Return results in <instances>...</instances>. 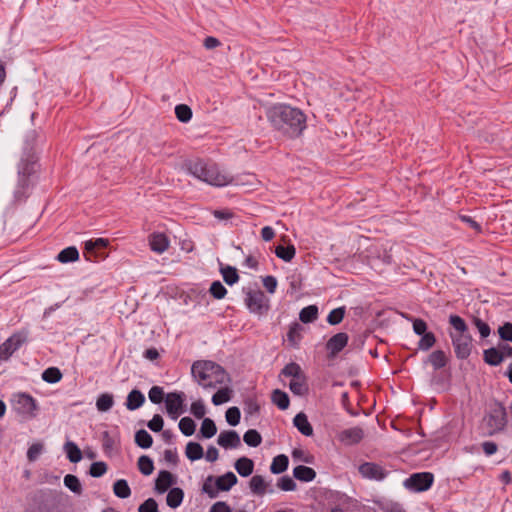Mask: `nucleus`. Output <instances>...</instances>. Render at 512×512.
Listing matches in <instances>:
<instances>
[{"label": "nucleus", "mask_w": 512, "mask_h": 512, "mask_svg": "<svg viewBox=\"0 0 512 512\" xmlns=\"http://www.w3.org/2000/svg\"><path fill=\"white\" fill-rule=\"evenodd\" d=\"M473 323L477 327L481 338H487L490 335L491 329L486 322L480 318L474 317Z\"/></svg>", "instance_id": "nucleus-59"}, {"label": "nucleus", "mask_w": 512, "mask_h": 512, "mask_svg": "<svg viewBox=\"0 0 512 512\" xmlns=\"http://www.w3.org/2000/svg\"><path fill=\"white\" fill-rule=\"evenodd\" d=\"M276 485L282 491H294L297 487L295 481L288 475L280 477Z\"/></svg>", "instance_id": "nucleus-54"}, {"label": "nucleus", "mask_w": 512, "mask_h": 512, "mask_svg": "<svg viewBox=\"0 0 512 512\" xmlns=\"http://www.w3.org/2000/svg\"><path fill=\"white\" fill-rule=\"evenodd\" d=\"M262 282H263V286L266 288V290L270 294H273L276 291L277 279L274 276H272V275L265 276L262 279Z\"/></svg>", "instance_id": "nucleus-64"}, {"label": "nucleus", "mask_w": 512, "mask_h": 512, "mask_svg": "<svg viewBox=\"0 0 512 512\" xmlns=\"http://www.w3.org/2000/svg\"><path fill=\"white\" fill-rule=\"evenodd\" d=\"M43 444L40 443V442H37V443H33L29 448H28V451H27V458L30 462H34L38 459V457L40 456V454L42 453L43 451Z\"/></svg>", "instance_id": "nucleus-56"}, {"label": "nucleus", "mask_w": 512, "mask_h": 512, "mask_svg": "<svg viewBox=\"0 0 512 512\" xmlns=\"http://www.w3.org/2000/svg\"><path fill=\"white\" fill-rule=\"evenodd\" d=\"M147 425L153 432H160L163 429L164 421L159 414H155Z\"/></svg>", "instance_id": "nucleus-63"}, {"label": "nucleus", "mask_w": 512, "mask_h": 512, "mask_svg": "<svg viewBox=\"0 0 512 512\" xmlns=\"http://www.w3.org/2000/svg\"><path fill=\"white\" fill-rule=\"evenodd\" d=\"M234 467L240 476L248 477L253 473L254 462L248 457H241L236 460Z\"/></svg>", "instance_id": "nucleus-20"}, {"label": "nucleus", "mask_w": 512, "mask_h": 512, "mask_svg": "<svg viewBox=\"0 0 512 512\" xmlns=\"http://www.w3.org/2000/svg\"><path fill=\"white\" fill-rule=\"evenodd\" d=\"M303 330V327L295 322L293 323L290 327H289V330L287 332V342L289 344V346L293 347V348H297L299 346V343L301 341V332Z\"/></svg>", "instance_id": "nucleus-25"}, {"label": "nucleus", "mask_w": 512, "mask_h": 512, "mask_svg": "<svg viewBox=\"0 0 512 512\" xmlns=\"http://www.w3.org/2000/svg\"><path fill=\"white\" fill-rule=\"evenodd\" d=\"M217 432L215 422L210 418H204L201 424L200 433L204 438H212Z\"/></svg>", "instance_id": "nucleus-42"}, {"label": "nucleus", "mask_w": 512, "mask_h": 512, "mask_svg": "<svg viewBox=\"0 0 512 512\" xmlns=\"http://www.w3.org/2000/svg\"><path fill=\"white\" fill-rule=\"evenodd\" d=\"M271 401L280 410H286V409H288V407L290 405V399H289L288 394L280 389H275L272 392Z\"/></svg>", "instance_id": "nucleus-27"}, {"label": "nucleus", "mask_w": 512, "mask_h": 512, "mask_svg": "<svg viewBox=\"0 0 512 512\" xmlns=\"http://www.w3.org/2000/svg\"><path fill=\"white\" fill-rule=\"evenodd\" d=\"M210 294L217 300L223 299L227 294V289L220 281L212 282L210 289Z\"/></svg>", "instance_id": "nucleus-52"}, {"label": "nucleus", "mask_w": 512, "mask_h": 512, "mask_svg": "<svg viewBox=\"0 0 512 512\" xmlns=\"http://www.w3.org/2000/svg\"><path fill=\"white\" fill-rule=\"evenodd\" d=\"M135 443L143 449H148L152 446L153 439L146 430L140 429L135 434Z\"/></svg>", "instance_id": "nucleus-40"}, {"label": "nucleus", "mask_w": 512, "mask_h": 512, "mask_svg": "<svg viewBox=\"0 0 512 512\" xmlns=\"http://www.w3.org/2000/svg\"><path fill=\"white\" fill-rule=\"evenodd\" d=\"M138 512H158V504L155 499L145 500L138 508Z\"/></svg>", "instance_id": "nucleus-61"}, {"label": "nucleus", "mask_w": 512, "mask_h": 512, "mask_svg": "<svg viewBox=\"0 0 512 512\" xmlns=\"http://www.w3.org/2000/svg\"><path fill=\"white\" fill-rule=\"evenodd\" d=\"M359 474L368 480L383 481L388 475L389 471L379 463L364 462L358 467Z\"/></svg>", "instance_id": "nucleus-10"}, {"label": "nucleus", "mask_w": 512, "mask_h": 512, "mask_svg": "<svg viewBox=\"0 0 512 512\" xmlns=\"http://www.w3.org/2000/svg\"><path fill=\"white\" fill-rule=\"evenodd\" d=\"M79 252L76 247L70 246L63 249L58 255L57 260L61 263H69L78 260Z\"/></svg>", "instance_id": "nucleus-35"}, {"label": "nucleus", "mask_w": 512, "mask_h": 512, "mask_svg": "<svg viewBox=\"0 0 512 512\" xmlns=\"http://www.w3.org/2000/svg\"><path fill=\"white\" fill-rule=\"evenodd\" d=\"M244 442L251 447H257L262 442L261 434L255 429H249L243 436Z\"/></svg>", "instance_id": "nucleus-45"}, {"label": "nucleus", "mask_w": 512, "mask_h": 512, "mask_svg": "<svg viewBox=\"0 0 512 512\" xmlns=\"http://www.w3.org/2000/svg\"><path fill=\"white\" fill-rule=\"evenodd\" d=\"M434 482V475L431 472H418L411 474L405 481L404 486L414 492L428 490Z\"/></svg>", "instance_id": "nucleus-8"}, {"label": "nucleus", "mask_w": 512, "mask_h": 512, "mask_svg": "<svg viewBox=\"0 0 512 512\" xmlns=\"http://www.w3.org/2000/svg\"><path fill=\"white\" fill-rule=\"evenodd\" d=\"M364 437L362 428L356 426L345 429L338 434V440L345 445H355L361 442Z\"/></svg>", "instance_id": "nucleus-14"}, {"label": "nucleus", "mask_w": 512, "mask_h": 512, "mask_svg": "<svg viewBox=\"0 0 512 512\" xmlns=\"http://www.w3.org/2000/svg\"><path fill=\"white\" fill-rule=\"evenodd\" d=\"M67 458L72 463H78L82 459L80 448L72 441H68L64 445Z\"/></svg>", "instance_id": "nucleus-33"}, {"label": "nucleus", "mask_w": 512, "mask_h": 512, "mask_svg": "<svg viewBox=\"0 0 512 512\" xmlns=\"http://www.w3.org/2000/svg\"><path fill=\"white\" fill-rule=\"evenodd\" d=\"M186 456L191 461L199 460L203 457V447L197 442H189L186 445Z\"/></svg>", "instance_id": "nucleus-34"}, {"label": "nucleus", "mask_w": 512, "mask_h": 512, "mask_svg": "<svg viewBox=\"0 0 512 512\" xmlns=\"http://www.w3.org/2000/svg\"><path fill=\"white\" fill-rule=\"evenodd\" d=\"M137 464H138V469L140 470V472L143 475L148 476V475L152 474V472L154 470V463H153V460L149 456H146V455L140 456Z\"/></svg>", "instance_id": "nucleus-46"}, {"label": "nucleus", "mask_w": 512, "mask_h": 512, "mask_svg": "<svg viewBox=\"0 0 512 512\" xmlns=\"http://www.w3.org/2000/svg\"><path fill=\"white\" fill-rule=\"evenodd\" d=\"M249 487L255 495L263 496L267 492V483L261 475H254L249 482Z\"/></svg>", "instance_id": "nucleus-28"}, {"label": "nucleus", "mask_w": 512, "mask_h": 512, "mask_svg": "<svg viewBox=\"0 0 512 512\" xmlns=\"http://www.w3.org/2000/svg\"><path fill=\"white\" fill-rule=\"evenodd\" d=\"M484 421L489 435L503 431L507 425L506 408L500 402H495L489 413L485 416Z\"/></svg>", "instance_id": "nucleus-6"}, {"label": "nucleus", "mask_w": 512, "mask_h": 512, "mask_svg": "<svg viewBox=\"0 0 512 512\" xmlns=\"http://www.w3.org/2000/svg\"><path fill=\"white\" fill-rule=\"evenodd\" d=\"M275 254L278 258L284 260L285 262H290L296 254V249H295L294 245H288V246L278 245L275 248Z\"/></svg>", "instance_id": "nucleus-38"}, {"label": "nucleus", "mask_w": 512, "mask_h": 512, "mask_svg": "<svg viewBox=\"0 0 512 512\" xmlns=\"http://www.w3.org/2000/svg\"><path fill=\"white\" fill-rule=\"evenodd\" d=\"M174 483L173 475L166 470L159 472L158 477L155 481V490L158 493H164Z\"/></svg>", "instance_id": "nucleus-17"}, {"label": "nucleus", "mask_w": 512, "mask_h": 512, "mask_svg": "<svg viewBox=\"0 0 512 512\" xmlns=\"http://www.w3.org/2000/svg\"><path fill=\"white\" fill-rule=\"evenodd\" d=\"M265 114L271 127L288 139L298 138L307 127L304 112L287 104L272 105Z\"/></svg>", "instance_id": "nucleus-1"}, {"label": "nucleus", "mask_w": 512, "mask_h": 512, "mask_svg": "<svg viewBox=\"0 0 512 512\" xmlns=\"http://www.w3.org/2000/svg\"><path fill=\"white\" fill-rule=\"evenodd\" d=\"M345 312L346 309L344 306L333 309L327 316V322L330 325H337L341 323L345 316Z\"/></svg>", "instance_id": "nucleus-50"}, {"label": "nucleus", "mask_w": 512, "mask_h": 512, "mask_svg": "<svg viewBox=\"0 0 512 512\" xmlns=\"http://www.w3.org/2000/svg\"><path fill=\"white\" fill-rule=\"evenodd\" d=\"M113 492L122 499L128 498L131 495V489L125 479H119L114 483Z\"/></svg>", "instance_id": "nucleus-39"}, {"label": "nucleus", "mask_w": 512, "mask_h": 512, "mask_svg": "<svg viewBox=\"0 0 512 512\" xmlns=\"http://www.w3.org/2000/svg\"><path fill=\"white\" fill-rule=\"evenodd\" d=\"M318 317V307L316 305H309L304 307L299 313V319L302 323H312Z\"/></svg>", "instance_id": "nucleus-32"}, {"label": "nucleus", "mask_w": 512, "mask_h": 512, "mask_svg": "<svg viewBox=\"0 0 512 512\" xmlns=\"http://www.w3.org/2000/svg\"><path fill=\"white\" fill-rule=\"evenodd\" d=\"M184 399L183 392H171L166 395V410L171 419L176 420L184 412Z\"/></svg>", "instance_id": "nucleus-11"}, {"label": "nucleus", "mask_w": 512, "mask_h": 512, "mask_svg": "<svg viewBox=\"0 0 512 512\" xmlns=\"http://www.w3.org/2000/svg\"><path fill=\"white\" fill-rule=\"evenodd\" d=\"M217 443L225 449L237 448L241 445V440L235 430H225L219 434Z\"/></svg>", "instance_id": "nucleus-15"}, {"label": "nucleus", "mask_w": 512, "mask_h": 512, "mask_svg": "<svg viewBox=\"0 0 512 512\" xmlns=\"http://www.w3.org/2000/svg\"><path fill=\"white\" fill-rule=\"evenodd\" d=\"M421 339L418 342V349L422 351H427L432 348L436 343V337L434 333L427 332L421 335Z\"/></svg>", "instance_id": "nucleus-48"}, {"label": "nucleus", "mask_w": 512, "mask_h": 512, "mask_svg": "<svg viewBox=\"0 0 512 512\" xmlns=\"http://www.w3.org/2000/svg\"><path fill=\"white\" fill-rule=\"evenodd\" d=\"M292 377V379L299 378L304 376V372L302 371L300 365L296 362H290L284 366V368L280 372V376Z\"/></svg>", "instance_id": "nucleus-37"}, {"label": "nucleus", "mask_w": 512, "mask_h": 512, "mask_svg": "<svg viewBox=\"0 0 512 512\" xmlns=\"http://www.w3.org/2000/svg\"><path fill=\"white\" fill-rule=\"evenodd\" d=\"M149 399L154 404H160L164 398L163 388L160 386H153L148 393Z\"/></svg>", "instance_id": "nucleus-57"}, {"label": "nucleus", "mask_w": 512, "mask_h": 512, "mask_svg": "<svg viewBox=\"0 0 512 512\" xmlns=\"http://www.w3.org/2000/svg\"><path fill=\"white\" fill-rule=\"evenodd\" d=\"M244 301L248 310L258 316L267 314L270 309L269 299L261 290L246 291Z\"/></svg>", "instance_id": "nucleus-7"}, {"label": "nucleus", "mask_w": 512, "mask_h": 512, "mask_svg": "<svg viewBox=\"0 0 512 512\" xmlns=\"http://www.w3.org/2000/svg\"><path fill=\"white\" fill-rule=\"evenodd\" d=\"M191 413L198 419H201L204 417L206 410L205 405L201 400L194 401L191 404Z\"/></svg>", "instance_id": "nucleus-62"}, {"label": "nucleus", "mask_w": 512, "mask_h": 512, "mask_svg": "<svg viewBox=\"0 0 512 512\" xmlns=\"http://www.w3.org/2000/svg\"><path fill=\"white\" fill-rule=\"evenodd\" d=\"M290 391L297 396H303L308 393V384L306 376H301L296 379H292L289 383Z\"/></svg>", "instance_id": "nucleus-24"}, {"label": "nucleus", "mask_w": 512, "mask_h": 512, "mask_svg": "<svg viewBox=\"0 0 512 512\" xmlns=\"http://www.w3.org/2000/svg\"><path fill=\"white\" fill-rule=\"evenodd\" d=\"M106 471L107 464L105 462L99 461L91 464L89 474L94 478H98L103 476L106 473Z\"/></svg>", "instance_id": "nucleus-55"}, {"label": "nucleus", "mask_w": 512, "mask_h": 512, "mask_svg": "<svg viewBox=\"0 0 512 512\" xmlns=\"http://www.w3.org/2000/svg\"><path fill=\"white\" fill-rule=\"evenodd\" d=\"M26 342L27 333L17 332L12 334L0 345V361H7Z\"/></svg>", "instance_id": "nucleus-9"}, {"label": "nucleus", "mask_w": 512, "mask_h": 512, "mask_svg": "<svg viewBox=\"0 0 512 512\" xmlns=\"http://www.w3.org/2000/svg\"><path fill=\"white\" fill-rule=\"evenodd\" d=\"M293 476L299 481L311 482L315 479L316 472L311 467L298 465L293 469Z\"/></svg>", "instance_id": "nucleus-19"}, {"label": "nucleus", "mask_w": 512, "mask_h": 512, "mask_svg": "<svg viewBox=\"0 0 512 512\" xmlns=\"http://www.w3.org/2000/svg\"><path fill=\"white\" fill-rule=\"evenodd\" d=\"M149 245L152 251L163 253L169 247V239L164 233H153L149 237Z\"/></svg>", "instance_id": "nucleus-16"}, {"label": "nucleus", "mask_w": 512, "mask_h": 512, "mask_svg": "<svg viewBox=\"0 0 512 512\" xmlns=\"http://www.w3.org/2000/svg\"><path fill=\"white\" fill-rule=\"evenodd\" d=\"M237 481L238 479L233 472H227L216 479V487L220 491H228L237 483Z\"/></svg>", "instance_id": "nucleus-22"}, {"label": "nucleus", "mask_w": 512, "mask_h": 512, "mask_svg": "<svg viewBox=\"0 0 512 512\" xmlns=\"http://www.w3.org/2000/svg\"><path fill=\"white\" fill-rule=\"evenodd\" d=\"M108 245V240L98 238L95 241L89 240L85 243V250L88 253H96L98 250L105 248Z\"/></svg>", "instance_id": "nucleus-51"}, {"label": "nucleus", "mask_w": 512, "mask_h": 512, "mask_svg": "<svg viewBox=\"0 0 512 512\" xmlns=\"http://www.w3.org/2000/svg\"><path fill=\"white\" fill-rule=\"evenodd\" d=\"M37 159L34 154H27L21 159L18 173L20 175V184L22 187L28 185V177L36 172Z\"/></svg>", "instance_id": "nucleus-12"}, {"label": "nucleus", "mask_w": 512, "mask_h": 512, "mask_svg": "<svg viewBox=\"0 0 512 512\" xmlns=\"http://www.w3.org/2000/svg\"><path fill=\"white\" fill-rule=\"evenodd\" d=\"M225 417L229 425L236 426L240 422L241 412L238 407L233 406L227 409Z\"/></svg>", "instance_id": "nucleus-53"}, {"label": "nucleus", "mask_w": 512, "mask_h": 512, "mask_svg": "<svg viewBox=\"0 0 512 512\" xmlns=\"http://www.w3.org/2000/svg\"><path fill=\"white\" fill-rule=\"evenodd\" d=\"M428 362L435 370L441 369L447 364L446 354L442 350L433 351L428 357Z\"/></svg>", "instance_id": "nucleus-31"}, {"label": "nucleus", "mask_w": 512, "mask_h": 512, "mask_svg": "<svg viewBox=\"0 0 512 512\" xmlns=\"http://www.w3.org/2000/svg\"><path fill=\"white\" fill-rule=\"evenodd\" d=\"M64 485L76 495H81L83 492L82 485L75 475L67 474L64 477Z\"/></svg>", "instance_id": "nucleus-43"}, {"label": "nucleus", "mask_w": 512, "mask_h": 512, "mask_svg": "<svg viewBox=\"0 0 512 512\" xmlns=\"http://www.w3.org/2000/svg\"><path fill=\"white\" fill-rule=\"evenodd\" d=\"M145 402L144 394L137 389H133L127 396L126 407L128 410H136Z\"/></svg>", "instance_id": "nucleus-23"}, {"label": "nucleus", "mask_w": 512, "mask_h": 512, "mask_svg": "<svg viewBox=\"0 0 512 512\" xmlns=\"http://www.w3.org/2000/svg\"><path fill=\"white\" fill-rule=\"evenodd\" d=\"M349 336L345 332H339L333 335L326 343V350L330 358L335 357L347 345Z\"/></svg>", "instance_id": "nucleus-13"}, {"label": "nucleus", "mask_w": 512, "mask_h": 512, "mask_svg": "<svg viewBox=\"0 0 512 512\" xmlns=\"http://www.w3.org/2000/svg\"><path fill=\"white\" fill-rule=\"evenodd\" d=\"M175 114L180 122L186 123L192 118V110L186 104H179L175 107Z\"/></svg>", "instance_id": "nucleus-47"}, {"label": "nucleus", "mask_w": 512, "mask_h": 512, "mask_svg": "<svg viewBox=\"0 0 512 512\" xmlns=\"http://www.w3.org/2000/svg\"><path fill=\"white\" fill-rule=\"evenodd\" d=\"M42 379L47 383L54 384L62 379V373L57 367H49L42 373Z\"/></svg>", "instance_id": "nucleus-44"}, {"label": "nucleus", "mask_w": 512, "mask_h": 512, "mask_svg": "<svg viewBox=\"0 0 512 512\" xmlns=\"http://www.w3.org/2000/svg\"><path fill=\"white\" fill-rule=\"evenodd\" d=\"M449 324L454 328V331H451L449 335L456 357L458 359H467L472 350V337L466 322L460 316L452 314L449 316Z\"/></svg>", "instance_id": "nucleus-3"}, {"label": "nucleus", "mask_w": 512, "mask_h": 512, "mask_svg": "<svg viewBox=\"0 0 512 512\" xmlns=\"http://www.w3.org/2000/svg\"><path fill=\"white\" fill-rule=\"evenodd\" d=\"M220 273L227 285H234L239 280L237 269L230 265H220Z\"/></svg>", "instance_id": "nucleus-26"}, {"label": "nucleus", "mask_w": 512, "mask_h": 512, "mask_svg": "<svg viewBox=\"0 0 512 512\" xmlns=\"http://www.w3.org/2000/svg\"><path fill=\"white\" fill-rule=\"evenodd\" d=\"M186 165L190 174L210 185L222 187L232 181L231 177L222 173L214 163L197 159Z\"/></svg>", "instance_id": "nucleus-4"}, {"label": "nucleus", "mask_w": 512, "mask_h": 512, "mask_svg": "<svg viewBox=\"0 0 512 512\" xmlns=\"http://www.w3.org/2000/svg\"><path fill=\"white\" fill-rule=\"evenodd\" d=\"M179 429L185 436H191L195 432L196 424L190 417H183L179 421Z\"/></svg>", "instance_id": "nucleus-49"}, {"label": "nucleus", "mask_w": 512, "mask_h": 512, "mask_svg": "<svg viewBox=\"0 0 512 512\" xmlns=\"http://www.w3.org/2000/svg\"><path fill=\"white\" fill-rule=\"evenodd\" d=\"M183 498H184L183 490L181 488L174 487V488L170 489V491L168 492L167 497H166V502L170 508L175 509L181 505Z\"/></svg>", "instance_id": "nucleus-29"}, {"label": "nucleus", "mask_w": 512, "mask_h": 512, "mask_svg": "<svg viewBox=\"0 0 512 512\" xmlns=\"http://www.w3.org/2000/svg\"><path fill=\"white\" fill-rule=\"evenodd\" d=\"M483 359L485 363L491 366H498L504 360L499 346L498 348L491 347L484 350Z\"/></svg>", "instance_id": "nucleus-21"}, {"label": "nucleus", "mask_w": 512, "mask_h": 512, "mask_svg": "<svg viewBox=\"0 0 512 512\" xmlns=\"http://www.w3.org/2000/svg\"><path fill=\"white\" fill-rule=\"evenodd\" d=\"M288 465V457L284 454H280L273 458V461L270 465V471L273 474H281L287 470Z\"/></svg>", "instance_id": "nucleus-30"}, {"label": "nucleus", "mask_w": 512, "mask_h": 512, "mask_svg": "<svg viewBox=\"0 0 512 512\" xmlns=\"http://www.w3.org/2000/svg\"><path fill=\"white\" fill-rule=\"evenodd\" d=\"M498 334L501 340L512 343V323L505 322L498 328Z\"/></svg>", "instance_id": "nucleus-58"}, {"label": "nucleus", "mask_w": 512, "mask_h": 512, "mask_svg": "<svg viewBox=\"0 0 512 512\" xmlns=\"http://www.w3.org/2000/svg\"><path fill=\"white\" fill-rule=\"evenodd\" d=\"M407 319L412 321L413 331L415 332V334L423 335V334L427 333L426 332L427 324L424 320H422L420 318H412V317H407Z\"/></svg>", "instance_id": "nucleus-60"}, {"label": "nucleus", "mask_w": 512, "mask_h": 512, "mask_svg": "<svg viewBox=\"0 0 512 512\" xmlns=\"http://www.w3.org/2000/svg\"><path fill=\"white\" fill-rule=\"evenodd\" d=\"M231 397L232 390L229 387H223L212 396V403L218 406L230 401Z\"/></svg>", "instance_id": "nucleus-41"}, {"label": "nucleus", "mask_w": 512, "mask_h": 512, "mask_svg": "<svg viewBox=\"0 0 512 512\" xmlns=\"http://www.w3.org/2000/svg\"><path fill=\"white\" fill-rule=\"evenodd\" d=\"M114 405V397L110 393H102L96 401V407L100 412L109 411Z\"/></svg>", "instance_id": "nucleus-36"}, {"label": "nucleus", "mask_w": 512, "mask_h": 512, "mask_svg": "<svg viewBox=\"0 0 512 512\" xmlns=\"http://www.w3.org/2000/svg\"><path fill=\"white\" fill-rule=\"evenodd\" d=\"M293 424L304 436L313 435V427L304 413H298L293 419Z\"/></svg>", "instance_id": "nucleus-18"}, {"label": "nucleus", "mask_w": 512, "mask_h": 512, "mask_svg": "<svg viewBox=\"0 0 512 512\" xmlns=\"http://www.w3.org/2000/svg\"><path fill=\"white\" fill-rule=\"evenodd\" d=\"M12 408L24 419H33L37 415L38 404L30 394L19 392L12 395Z\"/></svg>", "instance_id": "nucleus-5"}, {"label": "nucleus", "mask_w": 512, "mask_h": 512, "mask_svg": "<svg viewBox=\"0 0 512 512\" xmlns=\"http://www.w3.org/2000/svg\"><path fill=\"white\" fill-rule=\"evenodd\" d=\"M194 379L203 388H215L229 380L225 369L219 364L209 361H195L191 367Z\"/></svg>", "instance_id": "nucleus-2"}]
</instances>
